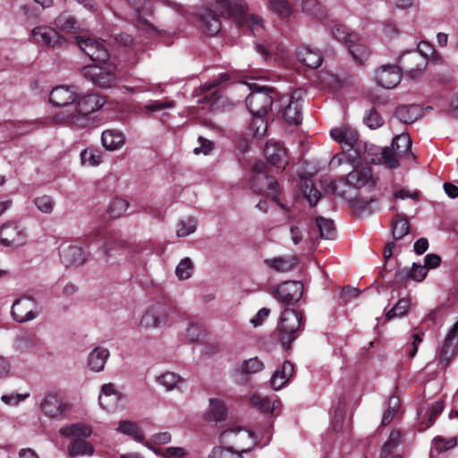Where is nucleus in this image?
Returning <instances> with one entry per match:
<instances>
[{"label": "nucleus", "instance_id": "obj_1", "mask_svg": "<svg viewBox=\"0 0 458 458\" xmlns=\"http://www.w3.org/2000/svg\"><path fill=\"white\" fill-rule=\"evenodd\" d=\"M204 9L197 15L203 30L210 36L221 30V18H233L241 27H248L254 37H259L264 26L262 20L248 13L244 0H201Z\"/></svg>", "mask_w": 458, "mask_h": 458}, {"label": "nucleus", "instance_id": "obj_2", "mask_svg": "<svg viewBox=\"0 0 458 458\" xmlns=\"http://www.w3.org/2000/svg\"><path fill=\"white\" fill-rule=\"evenodd\" d=\"M331 137L341 144L343 149L347 151L354 149L355 156L350 155L353 160L359 158L365 163L383 164L387 168H395L397 161L388 148H379L374 145L368 146L358 140L355 130L344 126L330 131Z\"/></svg>", "mask_w": 458, "mask_h": 458}, {"label": "nucleus", "instance_id": "obj_3", "mask_svg": "<svg viewBox=\"0 0 458 458\" xmlns=\"http://www.w3.org/2000/svg\"><path fill=\"white\" fill-rule=\"evenodd\" d=\"M76 99L75 105L55 114L57 123L84 128L89 123V115L100 109L106 103L102 96L95 93L87 94Z\"/></svg>", "mask_w": 458, "mask_h": 458}, {"label": "nucleus", "instance_id": "obj_4", "mask_svg": "<svg viewBox=\"0 0 458 458\" xmlns=\"http://www.w3.org/2000/svg\"><path fill=\"white\" fill-rule=\"evenodd\" d=\"M174 310L165 304L154 302L143 310L138 323L139 331H148L160 327H169L173 323Z\"/></svg>", "mask_w": 458, "mask_h": 458}, {"label": "nucleus", "instance_id": "obj_5", "mask_svg": "<svg viewBox=\"0 0 458 458\" xmlns=\"http://www.w3.org/2000/svg\"><path fill=\"white\" fill-rule=\"evenodd\" d=\"M303 315L293 309L284 308L278 323L282 344L288 348L299 336V332L303 330Z\"/></svg>", "mask_w": 458, "mask_h": 458}, {"label": "nucleus", "instance_id": "obj_6", "mask_svg": "<svg viewBox=\"0 0 458 458\" xmlns=\"http://www.w3.org/2000/svg\"><path fill=\"white\" fill-rule=\"evenodd\" d=\"M266 166L262 162H257L253 165L254 176L251 182L252 189L259 193H266L284 210L288 208L278 199L279 184L273 178L267 176Z\"/></svg>", "mask_w": 458, "mask_h": 458}, {"label": "nucleus", "instance_id": "obj_7", "mask_svg": "<svg viewBox=\"0 0 458 458\" xmlns=\"http://www.w3.org/2000/svg\"><path fill=\"white\" fill-rule=\"evenodd\" d=\"M41 413L51 420H60L70 410V405L59 390H49L39 402Z\"/></svg>", "mask_w": 458, "mask_h": 458}, {"label": "nucleus", "instance_id": "obj_8", "mask_svg": "<svg viewBox=\"0 0 458 458\" xmlns=\"http://www.w3.org/2000/svg\"><path fill=\"white\" fill-rule=\"evenodd\" d=\"M276 92L264 87L251 91L246 98V106L252 116L266 115L271 109Z\"/></svg>", "mask_w": 458, "mask_h": 458}, {"label": "nucleus", "instance_id": "obj_9", "mask_svg": "<svg viewBox=\"0 0 458 458\" xmlns=\"http://www.w3.org/2000/svg\"><path fill=\"white\" fill-rule=\"evenodd\" d=\"M220 442L237 448V452L245 453L254 445L253 434L241 427H232L220 433Z\"/></svg>", "mask_w": 458, "mask_h": 458}, {"label": "nucleus", "instance_id": "obj_10", "mask_svg": "<svg viewBox=\"0 0 458 458\" xmlns=\"http://www.w3.org/2000/svg\"><path fill=\"white\" fill-rule=\"evenodd\" d=\"M81 72L83 77L99 88H111L116 81L114 66L110 64L106 67L88 65L82 68Z\"/></svg>", "mask_w": 458, "mask_h": 458}, {"label": "nucleus", "instance_id": "obj_11", "mask_svg": "<svg viewBox=\"0 0 458 458\" xmlns=\"http://www.w3.org/2000/svg\"><path fill=\"white\" fill-rule=\"evenodd\" d=\"M38 313L37 301L31 296L16 299L12 305V317L18 323L31 321Z\"/></svg>", "mask_w": 458, "mask_h": 458}, {"label": "nucleus", "instance_id": "obj_12", "mask_svg": "<svg viewBox=\"0 0 458 458\" xmlns=\"http://www.w3.org/2000/svg\"><path fill=\"white\" fill-rule=\"evenodd\" d=\"M303 285L299 281H284L273 292L282 306L294 305L302 296Z\"/></svg>", "mask_w": 458, "mask_h": 458}, {"label": "nucleus", "instance_id": "obj_13", "mask_svg": "<svg viewBox=\"0 0 458 458\" xmlns=\"http://www.w3.org/2000/svg\"><path fill=\"white\" fill-rule=\"evenodd\" d=\"M27 241L24 227L18 223H7L0 227V242L5 247L18 248Z\"/></svg>", "mask_w": 458, "mask_h": 458}, {"label": "nucleus", "instance_id": "obj_14", "mask_svg": "<svg viewBox=\"0 0 458 458\" xmlns=\"http://www.w3.org/2000/svg\"><path fill=\"white\" fill-rule=\"evenodd\" d=\"M32 37L37 43H41L52 48H62L68 43V39L60 35L55 29L47 26L34 28Z\"/></svg>", "mask_w": 458, "mask_h": 458}, {"label": "nucleus", "instance_id": "obj_15", "mask_svg": "<svg viewBox=\"0 0 458 458\" xmlns=\"http://www.w3.org/2000/svg\"><path fill=\"white\" fill-rule=\"evenodd\" d=\"M78 47L92 60L98 63H105L109 58V54L104 44L98 40L76 37Z\"/></svg>", "mask_w": 458, "mask_h": 458}, {"label": "nucleus", "instance_id": "obj_16", "mask_svg": "<svg viewBox=\"0 0 458 458\" xmlns=\"http://www.w3.org/2000/svg\"><path fill=\"white\" fill-rule=\"evenodd\" d=\"M458 351V320L448 331L443 345L439 349V362L446 367L456 355Z\"/></svg>", "mask_w": 458, "mask_h": 458}, {"label": "nucleus", "instance_id": "obj_17", "mask_svg": "<svg viewBox=\"0 0 458 458\" xmlns=\"http://www.w3.org/2000/svg\"><path fill=\"white\" fill-rule=\"evenodd\" d=\"M305 91L301 89H295L288 98V104L284 109V117L291 124H299L301 122V102Z\"/></svg>", "mask_w": 458, "mask_h": 458}, {"label": "nucleus", "instance_id": "obj_18", "mask_svg": "<svg viewBox=\"0 0 458 458\" xmlns=\"http://www.w3.org/2000/svg\"><path fill=\"white\" fill-rule=\"evenodd\" d=\"M402 70L397 65L385 64L376 72L375 80L385 89H394L401 81Z\"/></svg>", "mask_w": 458, "mask_h": 458}, {"label": "nucleus", "instance_id": "obj_19", "mask_svg": "<svg viewBox=\"0 0 458 458\" xmlns=\"http://www.w3.org/2000/svg\"><path fill=\"white\" fill-rule=\"evenodd\" d=\"M264 152L267 162L271 165L280 171L285 168L288 164V157L285 148L280 142L267 141Z\"/></svg>", "mask_w": 458, "mask_h": 458}, {"label": "nucleus", "instance_id": "obj_20", "mask_svg": "<svg viewBox=\"0 0 458 458\" xmlns=\"http://www.w3.org/2000/svg\"><path fill=\"white\" fill-rule=\"evenodd\" d=\"M399 63L402 66L401 70L403 69L411 77H416L428 65L427 59L415 51L402 55Z\"/></svg>", "mask_w": 458, "mask_h": 458}, {"label": "nucleus", "instance_id": "obj_21", "mask_svg": "<svg viewBox=\"0 0 458 458\" xmlns=\"http://www.w3.org/2000/svg\"><path fill=\"white\" fill-rule=\"evenodd\" d=\"M78 98V91L74 86H57L49 94V101L55 106H65V109L72 105Z\"/></svg>", "mask_w": 458, "mask_h": 458}, {"label": "nucleus", "instance_id": "obj_22", "mask_svg": "<svg viewBox=\"0 0 458 458\" xmlns=\"http://www.w3.org/2000/svg\"><path fill=\"white\" fill-rule=\"evenodd\" d=\"M346 183L353 188L373 187L376 183L370 168L361 167L350 172L346 178Z\"/></svg>", "mask_w": 458, "mask_h": 458}, {"label": "nucleus", "instance_id": "obj_23", "mask_svg": "<svg viewBox=\"0 0 458 458\" xmlns=\"http://www.w3.org/2000/svg\"><path fill=\"white\" fill-rule=\"evenodd\" d=\"M137 13L136 26L139 30L145 32H156V28L150 23L146 15L148 13V7L147 0H125Z\"/></svg>", "mask_w": 458, "mask_h": 458}, {"label": "nucleus", "instance_id": "obj_24", "mask_svg": "<svg viewBox=\"0 0 458 458\" xmlns=\"http://www.w3.org/2000/svg\"><path fill=\"white\" fill-rule=\"evenodd\" d=\"M61 260L65 266L82 265L88 255L79 245L71 244L62 248Z\"/></svg>", "mask_w": 458, "mask_h": 458}, {"label": "nucleus", "instance_id": "obj_25", "mask_svg": "<svg viewBox=\"0 0 458 458\" xmlns=\"http://www.w3.org/2000/svg\"><path fill=\"white\" fill-rule=\"evenodd\" d=\"M120 400V393L113 383L104 384L98 396V403L102 409L110 411L114 409Z\"/></svg>", "mask_w": 458, "mask_h": 458}, {"label": "nucleus", "instance_id": "obj_26", "mask_svg": "<svg viewBox=\"0 0 458 458\" xmlns=\"http://www.w3.org/2000/svg\"><path fill=\"white\" fill-rule=\"evenodd\" d=\"M411 140L409 134L401 133L393 139L392 149H390L389 148H387L391 151V153L394 155L395 159H397V157H401L402 155H406L408 157H411V159H415V156L411 151ZM396 161H397V165L395 167H397L398 164H399L398 160H396Z\"/></svg>", "mask_w": 458, "mask_h": 458}, {"label": "nucleus", "instance_id": "obj_27", "mask_svg": "<svg viewBox=\"0 0 458 458\" xmlns=\"http://www.w3.org/2000/svg\"><path fill=\"white\" fill-rule=\"evenodd\" d=\"M293 364L285 360L281 368L273 373L270 379L271 387L274 390H280L288 383L290 378L293 376Z\"/></svg>", "mask_w": 458, "mask_h": 458}, {"label": "nucleus", "instance_id": "obj_28", "mask_svg": "<svg viewBox=\"0 0 458 458\" xmlns=\"http://www.w3.org/2000/svg\"><path fill=\"white\" fill-rule=\"evenodd\" d=\"M61 436L72 439H84L86 440L92 433L90 426L84 423H73L70 425L63 426L59 429Z\"/></svg>", "mask_w": 458, "mask_h": 458}, {"label": "nucleus", "instance_id": "obj_29", "mask_svg": "<svg viewBox=\"0 0 458 458\" xmlns=\"http://www.w3.org/2000/svg\"><path fill=\"white\" fill-rule=\"evenodd\" d=\"M265 264L272 270L279 273H286L293 270L298 263L295 256L276 257L265 259Z\"/></svg>", "mask_w": 458, "mask_h": 458}, {"label": "nucleus", "instance_id": "obj_30", "mask_svg": "<svg viewBox=\"0 0 458 458\" xmlns=\"http://www.w3.org/2000/svg\"><path fill=\"white\" fill-rule=\"evenodd\" d=\"M101 141L106 149L114 151L124 145L125 137L117 130H106L102 132Z\"/></svg>", "mask_w": 458, "mask_h": 458}, {"label": "nucleus", "instance_id": "obj_31", "mask_svg": "<svg viewBox=\"0 0 458 458\" xmlns=\"http://www.w3.org/2000/svg\"><path fill=\"white\" fill-rule=\"evenodd\" d=\"M110 355L109 351L104 347H96L88 357V366L94 372L104 369L106 360Z\"/></svg>", "mask_w": 458, "mask_h": 458}, {"label": "nucleus", "instance_id": "obj_32", "mask_svg": "<svg viewBox=\"0 0 458 458\" xmlns=\"http://www.w3.org/2000/svg\"><path fill=\"white\" fill-rule=\"evenodd\" d=\"M297 57L300 62L309 68L316 69L322 64L323 58L318 51L303 47L297 51Z\"/></svg>", "mask_w": 458, "mask_h": 458}, {"label": "nucleus", "instance_id": "obj_33", "mask_svg": "<svg viewBox=\"0 0 458 458\" xmlns=\"http://www.w3.org/2000/svg\"><path fill=\"white\" fill-rule=\"evenodd\" d=\"M395 117L403 123H412L421 115V108L417 105L400 106L395 109Z\"/></svg>", "mask_w": 458, "mask_h": 458}, {"label": "nucleus", "instance_id": "obj_34", "mask_svg": "<svg viewBox=\"0 0 458 458\" xmlns=\"http://www.w3.org/2000/svg\"><path fill=\"white\" fill-rule=\"evenodd\" d=\"M68 454L70 457L75 458L77 456H91L94 454L93 445L84 439H72L69 444Z\"/></svg>", "mask_w": 458, "mask_h": 458}, {"label": "nucleus", "instance_id": "obj_35", "mask_svg": "<svg viewBox=\"0 0 458 458\" xmlns=\"http://www.w3.org/2000/svg\"><path fill=\"white\" fill-rule=\"evenodd\" d=\"M227 414V407L225 403L218 398H210L209 406L207 411L206 416L211 421H222L225 419Z\"/></svg>", "mask_w": 458, "mask_h": 458}, {"label": "nucleus", "instance_id": "obj_36", "mask_svg": "<svg viewBox=\"0 0 458 458\" xmlns=\"http://www.w3.org/2000/svg\"><path fill=\"white\" fill-rule=\"evenodd\" d=\"M157 381L163 386L166 391L180 390L183 385V378L174 372H165L160 375Z\"/></svg>", "mask_w": 458, "mask_h": 458}, {"label": "nucleus", "instance_id": "obj_37", "mask_svg": "<svg viewBox=\"0 0 458 458\" xmlns=\"http://www.w3.org/2000/svg\"><path fill=\"white\" fill-rule=\"evenodd\" d=\"M348 49L353 60L360 64L366 62L370 55V50L368 48L367 46L360 42V38L359 36L358 40L350 43Z\"/></svg>", "mask_w": 458, "mask_h": 458}, {"label": "nucleus", "instance_id": "obj_38", "mask_svg": "<svg viewBox=\"0 0 458 458\" xmlns=\"http://www.w3.org/2000/svg\"><path fill=\"white\" fill-rule=\"evenodd\" d=\"M116 430L131 437L137 442L142 443L144 440V435L136 422L121 420Z\"/></svg>", "mask_w": 458, "mask_h": 458}, {"label": "nucleus", "instance_id": "obj_39", "mask_svg": "<svg viewBox=\"0 0 458 458\" xmlns=\"http://www.w3.org/2000/svg\"><path fill=\"white\" fill-rule=\"evenodd\" d=\"M333 37L341 42H344L349 47L350 43L358 40V35L351 32L350 30L343 24H335L331 29Z\"/></svg>", "mask_w": 458, "mask_h": 458}, {"label": "nucleus", "instance_id": "obj_40", "mask_svg": "<svg viewBox=\"0 0 458 458\" xmlns=\"http://www.w3.org/2000/svg\"><path fill=\"white\" fill-rule=\"evenodd\" d=\"M316 228L319 232L321 239L331 240L335 236V228L334 222L331 219L323 216H317Z\"/></svg>", "mask_w": 458, "mask_h": 458}, {"label": "nucleus", "instance_id": "obj_41", "mask_svg": "<svg viewBox=\"0 0 458 458\" xmlns=\"http://www.w3.org/2000/svg\"><path fill=\"white\" fill-rule=\"evenodd\" d=\"M302 11L322 21L327 17L326 8L317 0H303Z\"/></svg>", "mask_w": 458, "mask_h": 458}, {"label": "nucleus", "instance_id": "obj_42", "mask_svg": "<svg viewBox=\"0 0 458 458\" xmlns=\"http://www.w3.org/2000/svg\"><path fill=\"white\" fill-rule=\"evenodd\" d=\"M36 346L35 336L30 333H23L18 335L13 343V347L20 352L30 351Z\"/></svg>", "mask_w": 458, "mask_h": 458}, {"label": "nucleus", "instance_id": "obj_43", "mask_svg": "<svg viewBox=\"0 0 458 458\" xmlns=\"http://www.w3.org/2000/svg\"><path fill=\"white\" fill-rule=\"evenodd\" d=\"M268 5L270 11L282 19L288 18L293 13L287 0H268Z\"/></svg>", "mask_w": 458, "mask_h": 458}, {"label": "nucleus", "instance_id": "obj_44", "mask_svg": "<svg viewBox=\"0 0 458 458\" xmlns=\"http://www.w3.org/2000/svg\"><path fill=\"white\" fill-rule=\"evenodd\" d=\"M55 25L56 30L64 33H71L78 29L75 19L68 14L59 15L55 21Z\"/></svg>", "mask_w": 458, "mask_h": 458}, {"label": "nucleus", "instance_id": "obj_45", "mask_svg": "<svg viewBox=\"0 0 458 458\" xmlns=\"http://www.w3.org/2000/svg\"><path fill=\"white\" fill-rule=\"evenodd\" d=\"M194 271L192 260L186 257L182 259L175 267V275L179 280H187L191 277Z\"/></svg>", "mask_w": 458, "mask_h": 458}, {"label": "nucleus", "instance_id": "obj_46", "mask_svg": "<svg viewBox=\"0 0 458 458\" xmlns=\"http://www.w3.org/2000/svg\"><path fill=\"white\" fill-rule=\"evenodd\" d=\"M400 408V400L397 396L392 395L387 401V409L385 411L382 418V425H388L397 413Z\"/></svg>", "mask_w": 458, "mask_h": 458}, {"label": "nucleus", "instance_id": "obj_47", "mask_svg": "<svg viewBox=\"0 0 458 458\" xmlns=\"http://www.w3.org/2000/svg\"><path fill=\"white\" fill-rule=\"evenodd\" d=\"M197 222L193 217L181 219L176 225V235L178 237H186L196 231Z\"/></svg>", "mask_w": 458, "mask_h": 458}, {"label": "nucleus", "instance_id": "obj_48", "mask_svg": "<svg viewBox=\"0 0 458 458\" xmlns=\"http://www.w3.org/2000/svg\"><path fill=\"white\" fill-rule=\"evenodd\" d=\"M410 225L406 218L396 216L392 225V234L396 240L402 239L409 233Z\"/></svg>", "mask_w": 458, "mask_h": 458}, {"label": "nucleus", "instance_id": "obj_49", "mask_svg": "<svg viewBox=\"0 0 458 458\" xmlns=\"http://www.w3.org/2000/svg\"><path fill=\"white\" fill-rule=\"evenodd\" d=\"M145 445L148 448H149L150 450H152L154 453H156L157 454H158L164 458H170V457L182 458L186 455L185 450L182 447H179V446H177V447L171 446V447H167L165 449H160V448H155L149 444H145Z\"/></svg>", "mask_w": 458, "mask_h": 458}, {"label": "nucleus", "instance_id": "obj_50", "mask_svg": "<svg viewBox=\"0 0 458 458\" xmlns=\"http://www.w3.org/2000/svg\"><path fill=\"white\" fill-rule=\"evenodd\" d=\"M129 207L128 202L121 198L114 199L107 208V212L111 217H120L125 213Z\"/></svg>", "mask_w": 458, "mask_h": 458}, {"label": "nucleus", "instance_id": "obj_51", "mask_svg": "<svg viewBox=\"0 0 458 458\" xmlns=\"http://www.w3.org/2000/svg\"><path fill=\"white\" fill-rule=\"evenodd\" d=\"M428 270L426 267L422 265H418L416 263H413L412 267L411 270L408 271H402L400 272L397 276L403 278L406 276H410L413 280L417 282H421L425 276H427Z\"/></svg>", "mask_w": 458, "mask_h": 458}, {"label": "nucleus", "instance_id": "obj_52", "mask_svg": "<svg viewBox=\"0 0 458 458\" xmlns=\"http://www.w3.org/2000/svg\"><path fill=\"white\" fill-rule=\"evenodd\" d=\"M95 242H98L97 243L98 244V248L102 252L103 258L107 259L108 257L110 256V247L107 245L106 240L103 237L99 236L98 232L94 235L90 234L87 236L84 243L87 247H89Z\"/></svg>", "mask_w": 458, "mask_h": 458}, {"label": "nucleus", "instance_id": "obj_53", "mask_svg": "<svg viewBox=\"0 0 458 458\" xmlns=\"http://www.w3.org/2000/svg\"><path fill=\"white\" fill-rule=\"evenodd\" d=\"M209 458H243L241 452H237L232 446H216L212 449Z\"/></svg>", "mask_w": 458, "mask_h": 458}, {"label": "nucleus", "instance_id": "obj_54", "mask_svg": "<svg viewBox=\"0 0 458 458\" xmlns=\"http://www.w3.org/2000/svg\"><path fill=\"white\" fill-rule=\"evenodd\" d=\"M303 194L310 205L315 206L320 199L321 194L319 191L313 187L308 180L302 182Z\"/></svg>", "mask_w": 458, "mask_h": 458}, {"label": "nucleus", "instance_id": "obj_55", "mask_svg": "<svg viewBox=\"0 0 458 458\" xmlns=\"http://www.w3.org/2000/svg\"><path fill=\"white\" fill-rule=\"evenodd\" d=\"M363 122L369 129L372 130H376L384 124L383 117L375 109H370L366 112L363 117Z\"/></svg>", "mask_w": 458, "mask_h": 458}, {"label": "nucleus", "instance_id": "obj_56", "mask_svg": "<svg viewBox=\"0 0 458 458\" xmlns=\"http://www.w3.org/2000/svg\"><path fill=\"white\" fill-rule=\"evenodd\" d=\"M82 164H88L90 166H97L102 162V155L99 150L84 149L81 153Z\"/></svg>", "mask_w": 458, "mask_h": 458}, {"label": "nucleus", "instance_id": "obj_57", "mask_svg": "<svg viewBox=\"0 0 458 458\" xmlns=\"http://www.w3.org/2000/svg\"><path fill=\"white\" fill-rule=\"evenodd\" d=\"M265 365L258 357L245 360L242 365V371L244 374H254L263 370Z\"/></svg>", "mask_w": 458, "mask_h": 458}, {"label": "nucleus", "instance_id": "obj_58", "mask_svg": "<svg viewBox=\"0 0 458 458\" xmlns=\"http://www.w3.org/2000/svg\"><path fill=\"white\" fill-rule=\"evenodd\" d=\"M265 115L253 116L250 123V130L254 137H262L267 130V123L265 120Z\"/></svg>", "mask_w": 458, "mask_h": 458}, {"label": "nucleus", "instance_id": "obj_59", "mask_svg": "<svg viewBox=\"0 0 458 458\" xmlns=\"http://www.w3.org/2000/svg\"><path fill=\"white\" fill-rule=\"evenodd\" d=\"M37 208L45 214H51L55 208V202L50 196L43 195L34 199Z\"/></svg>", "mask_w": 458, "mask_h": 458}, {"label": "nucleus", "instance_id": "obj_60", "mask_svg": "<svg viewBox=\"0 0 458 458\" xmlns=\"http://www.w3.org/2000/svg\"><path fill=\"white\" fill-rule=\"evenodd\" d=\"M457 444L456 437L445 439L442 437H437L433 439V447L437 453H442L454 448Z\"/></svg>", "mask_w": 458, "mask_h": 458}, {"label": "nucleus", "instance_id": "obj_61", "mask_svg": "<svg viewBox=\"0 0 458 458\" xmlns=\"http://www.w3.org/2000/svg\"><path fill=\"white\" fill-rule=\"evenodd\" d=\"M354 208L360 212L368 211L369 213L377 209V201L375 199H358L353 203Z\"/></svg>", "mask_w": 458, "mask_h": 458}, {"label": "nucleus", "instance_id": "obj_62", "mask_svg": "<svg viewBox=\"0 0 458 458\" xmlns=\"http://www.w3.org/2000/svg\"><path fill=\"white\" fill-rule=\"evenodd\" d=\"M408 307L409 301L407 300H399L398 302L390 310L387 311L386 315V319L389 320L396 317L403 316L406 313Z\"/></svg>", "mask_w": 458, "mask_h": 458}, {"label": "nucleus", "instance_id": "obj_63", "mask_svg": "<svg viewBox=\"0 0 458 458\" xmlns=\"http://www.w3.org/2000/svg\"><path fill=\"white\" fill-rule=\"evenodd\" d=\"M118 246L119 248L128 252V254H130L131 256H134L136 254L142 252L145 250L147 242L135 243L126 241H120L118 242Z\"/></svg>", "mask_w": 458, "mask_h": 458}, {"label": "nucleus", "instance_id": "obj_64", "mask_svg": "<svg viewBox=\"0 0 458 458\" xmlns=\"http://www.w3.org/2000/svg\"><path fill=\"white\" fill-rule=\"evenodd\" d=\"M415 52L420 53L423 57H425L427 59V64L429 61L437 60L436 51L433 45L427 41L420 42Z\"/></svg>", "mask_w": 458, "mask_h": 458}]
</instances>
